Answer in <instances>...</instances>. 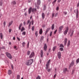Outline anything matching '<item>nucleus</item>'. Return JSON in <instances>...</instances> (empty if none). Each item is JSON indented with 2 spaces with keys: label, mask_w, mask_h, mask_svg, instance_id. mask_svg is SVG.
I'll list each match as a JSON object with an SVG mask.
<instances>
[{
  "label": "nucleus",
  "mask_w": 79,
  "mask_h": 79,
  "mask_svg": "<svg viewBox=\"0 0 79 79\" xmlns=\"http://www.w3.org/2000/svg\"><path fill=\"white\" fill-rule=\"evenodd\" d=\"M39 33L40 34V35H42V33H43V30L42 28H40V29Z\"/></svg>",
  "instance_id": "obj_10"
},
{
  "label": "nucleus",
  "mask_w": 79,
  "mask_h": 79,
  "mask_svg": "<svg viewBox=\"0 0 79 79\" xmlns=\"http://www.w3.org/2000/svg\"><path fill=\"white\" fill-rule=\"evenodd\" d=\"M64 15H67V12H64Z\"/></svg>",
  "instance_id": "obj_54"
},
{
  "label": "nucleus",
  "mask_w": 79,
  "mask_h": 79,
  "mask_svg": "<svg viewBox=\"0 0 79 79\" xmlns=\"http://www.w3.org/2000/svg\"><path fill=\"white\" fill-rule=\"evenodd\" d=\"M56 10L57 11H58L59 10V7H57L56 8Z\"/></svg>",
  "instance_id": "obj_49"
},
{
  "label": "nucleus",
  "mask_w": 79,
  "mask_h": 79,
  "mask_svg": "<svg viewBox=\"0 0 79 79\" xmlns=\"http://www.w3.org/2000/svg\"><path fill=\"white\" fill-rule=\"evenodd\" d=\"M74 60L72 61V62L71 63L70 65L69 66V68H71V66H73L74 65Z\"/></svg>",
  "instance_id": "obj_7"
},
{
  "label": "nucleus",
  "mask_w": 79,
  "mask_h": 79,
  "mask_svg": "<svg viewBox=\"0 0 79 79\" xmlns=\"http://www.w3.org/2000/svg\"><path fill=\"white\" fill-rule=\"evenodd\" d=\"M37 3L38 5L40 4V0H38L37 1Z\"/></svg>",
  "instance_id": "obj_25"
},
{
  "label": "nucleus",
  "mask_w": 79,
  "mask_h": 79,
  "mask_svg": "<svg viewBox=\"0 0 79 79\" xmlns=\"http://www.w3.org/2000/svg\"><path fill=\"white\" fill-rule=\"evenodd\" d=\"M31 29H32V31H34V26H33L32 27Z\"/></svg>",
  "instance_id": "obj_46"
},
{
  "label": "nucleus",
  "mask_w": 79,
  "mask_h": 79,
  "mask_svg": "<svg viewBox=\"0 0 79 79\" xmlns=\"http://www.w3.org/2000/svg\"><path fill=\"white\" fill-rule=\"evenodd\" d=\"M34 61V59H31L27 60L26 62V64L27 66H31Z\"/></svg>",
  "instance_id": "obj_2"
},
{
  "label": "nucleus",
  "mask_w": 79,
  "mask_h": 79,
  "mask_svg": "<svg viewBox=\"0 0 79 79\" xmlns=\"http://www.w3.org/2000/svg\"><path fill=\"white\" fill-rule=\"evenodd\" d=\"M49 53H50V52H51V48H49V51H48Z\"/></svg>",
  "instance_id": "obj_51"
},
{
  "label": "nucleus",
  "mask_w": 79,
  "mask_h": 79,
  "mask_svg": "<svg viewBox=\"0 0 79 79\" xmlns=\"http://www.w3.org/2000/svg\"><path fill=\"white\" fill-rule=\"evenodd\" d=\"M45 25H43L42 26V27H43V28H44V27H45Z\"/></svg>",
  "instance_id": "obj_64"
},
{
  "label": "nucleus",
  "mask_w": 79,
  "mask_h": 79,
  "mask_svg": "<svg viewBox=\"0 0 79 79\" xmlns=\"http://www.w3.org/2000/svg\"><path fill=\"white\" fill-rule=\"evenodd\" d=\"M73 34H74V31H73L70 34V37H72L73 36Z\"/></svg>",
  "instance_id": "obj_30"
},
{
  "label": "nucleus",
  "mask_w": 79,
  "mask_h": 79,
  "mask_svg": "<svg viewBox=\"0 0 79 79\" xmlns=\"http://www.w3.org/2000/svg\"><path fill=\"white\" fill-rule=\"evenodd\" d=\"M12 24H13V21H11L9 23L8 27H10V26H11V25Z\"/></svg>",
  "instance_id": "obj_21"
},
{
  "label": "nucleus",
  "mask_w": 79,
  "mask_h": 79,
  "mask_svg": "<svg viewBox=\"0 0 79 79\" xmlns=\"http://www.w3.org/2000/svg\"><path fill=\"white\" fill-rule=\"evenodd\" d=\"M6 56L9 58L10 59H11L12 58V56L11 55V54L10 53L8 52H6Z\"/></svg>",
  "instance_id": "obj_3"
},
{
  "label": "nucleus",
  "mask_w": 79,
  "mask_h": 79,
  "mask_svg": "<svg viewBox=\"0 0 79 79\" xmlns=\"http://www.w3.org/2000/svg\"><path fill=\"white\" fill-rule=\"evenodd\" d=\"M44 50L45 51H46L47 50V44H45L44 46Z\"/></svg>",
  "instance_id": "obj_13"
},
{
  "label": "nucleus",
  "mask_w": 79,
  "mask_h": 79,
  "mask_svg": "<svg viewBox=\"0 0 79 79\" xmlns=\"http://www.w3.org/2000/svg\"><path fill=\"white\" fill-rule=\"evenodd\" d=\"M32 7H30L29 8V9L28 10V13L29 14H30V13H31V11H32Z\"/></svg>",
  "instance_id": "obj_14"
},
{
  "label": "nucleus",
  "mask_w": 79,
  "mask_h": 79,
  "mask_svg": "<svg viewBox=\"0 0 79 79\" xmlns=\"http://www.w3.org/2000/svg\"><path fill=\"white\" fill-rule=\"evenodd\" d=\"M32 0H28V3H30L31 2Z\"/></svg>",
  "instance_id": "obj_59"
},
{
  "label": "nucleus",
  "mask_w": 79,
  "mask_h": 79,
  "mask_svg": "<svg viewBox=\"0 0 79 79\" xmlns=\"http://www.w3.org/2000/svg\"><path fill=\"white\" fill-rule=\"evenodd\" d=\"M60 50V51H63V48H61L59 49Z\"/></svg>",
  "instance_id": "obj_44"
},
{
  "label": "nucleus",
  "mask_w": 79,
  "mask_h": 79,
  "mask_svg": "<svg viewBox=\"0 0 79 79\" xmlns=\"http://www.w3.org/2000/svg\"><path fill=\"white\" fill-rule=\"evenodd\" d=\"M70 45V40H69L67 43V47H69V46Z\"/></svg>",
  "instance_id": "obj_22"
},
{
  "label": "nucleus",
  "mask_w": 79,
  "mask_h": 79,
  "mask_svg": "<svg viewBox=\"0 0 79 79\" xmlns=\"http://www.w3.org/2000/svg\"><path fill=\"white\" fill-rule=\"evenodd\" d=\"M57 55L59 59H60V58H61V52H58Z\"/></svg>",
  "instance_id": "obj_15"
},
{
  "label": "nucleus",
  "mask_w": 79,
  "mask_h": 79,
  "mask_svg": "<svg viewBox=\"0 0 79 79\" xmlns=\"http://www.w3.org/2000/svg\"><path fill=\"white\" fill-rule=\"evenodd\" d=\"M9 32L10 33L11 32V29H9Z\"/></svg>",
  "instance_id": "obj_55"
},
{
  "label": "nucleus",
  "mask_w": 79,
  "mask_h": 79,
  "mask_svg": "<svg viewBox=\"0 0 79 79\" xmlns=\"http://www.w3.org/2000/svg\"><path fill=\"white\" fill-rule=\"evenodd\" d=\"M77 64L78 63H79V58H78L76 60V61Z\"/></svg>",
  "instance_id": "obj_34"
},
{
  "label": "nucleus",
  "mask_w": 79,
  "mask_h": 79,
  "mask_svg": "<svg viewBox=\"0 0 79 79\" xmlns=\"http://www.w3.org/2000/svg\"><path fill=\"white\" fill-rule=\"evenodd\" d=\"M2 49L5 50V47H3L2 48Z\"/></svg>",
  "instance_id": "obj_53"
},
{
  "label": "nucleus",
  "mask_w": 79,
  "mask_h": 79,
  "mask_svg": "<svg viewBox=\"0 0 79 79\" xmlns=\"http://www.w3.org/2000/svg\"><path fill=\"white\" fill-rule=\"evenodd\" d=\"M26 25V22L24 21L23 22V25L24 26H25Z\"/></svg>",
  "instance_id": "obj_58"
},
{
  "label": "nucleus",
  "mask_w": 79,
  "mask_h": 79,
  "mask_svg": "<svg viewBox=\"0 0 79 79\" xmlns=\"http://www.w3.org/2000/svg\"><path fill=\"white\" fill-rule=\"evenodd\" d=\"M30 21H31L30 20H28L27 21V25H28L29 24V23H30L29 25V29H31V22H30Z\"/></svg>",
  "instance_id": "obj_5"
},
{
  "label": "nucleus",
  "mask_w": 79,
  "mask_h": 79,
  "mask_svg": "<svg viewBox=\"0 0 79 79\" xmlns=\"http://www.w3.org/2000/svg\"><path fill=\"white\" fill-rule=\"evenodd\" d=\"M44 36H42L40 39L41 40H44Z\"/></svg>",
  "instance_id": "obj_37"
},
{
  "label": "nucleus",
  "mask_w": 79,
  "mask_h": 79,
  "mask_svg": "<svg viewBox=\"0 0 79 79\" xmlns=\"http://www.w3.org/2000/svg\"><path fill=\"white\" fill-rule=\"evenodd\" d=\"M2 2H0V5L1 6H2Z\"/></svg>",
  "instance_id": "obj_63"
},
{
  "label": "nucleus",
  "mask_w": 79,
  "mask_h": 79,
  "mask_svg": "<svg viewBox=\"0 0 79 79\" xmlns=\"http://www.w3.org/2000/svg\"><path fill=\"white\" fill-rule=\"evenodd\" d=\"M12 3L13 5H16V2L15 1H14L12 2Z\"/></svg>",
  "instance_id": "obj_33"
},
{
  "label": "nucleus",
  "mask_w": 79,
  "mask_h": 79,
  "mask_svg": "<svg viewBox=\"0 0 79 79\" xmlns=\"http://www.w3.org/2000/svg\"><path fill=\"white\" fill-rule=\"evenodd\" d=\"M67 41H68V39H67V38H65L64 40V46H66V44H67Z\"/></svg>",
  "instance_id": "obj_11"
},
{
  "label": "nucleus",
  "mask_w": 79,
  "mask_h": 79,
  "mask_svg": "<svg viewBox=\"0 0 79 79\" xmlns=\"http://www.w3.org/2000/svg\"><path fill=\"white\" fill-rule=\"evenodd\" d=\"M79 17V10L78 9H77L76 18H78Z\"/></svg>",
  "instance_id": "obj_9"
},
{
  "label": "nucleus",
  "mask_w": 79,
  "mask_h": 79,
  "mask_svg": "<svg viewBox=\"0 0 79 79\" xmlns=\"http://www.w3.org/2000/svg\"><path fill=\"white\" fill-rule=\"evenodd\" d=\"M27 12H25L24 13V15L25 16H27Z\"/></svg>",
  "instance_id": "obj_48"
},
{
  "label": "nucleus",
  "mask_w": 79,
  "mask_h": 79,
  "mask_svg": "<svg viewBox=\"0 0 79 79\" xmlns=\"http://www.w3.org/2000/svg\"><path fill=\"white\" fill-rule=\"evenodd\" d=\"M34 55H35L34 52H32L29 56V58H32L33 56H34Z\"/></svg>",
  "instance_id": "obj_6"
},
{
  "label": "nucleus",
  "mask_w": 79,
  "mask_h": 79,
  "mask_svg": "<svg viewBox=\"0 0 79 79\" xmlns=\"http://www.w3.org/2000/svg\"><path fill=\"white\" fill-rule=\"evenodd\" d=\"M54 16H55V13H53L52 15V18H53V17H54Z\"/></svg>",
  "instance_id": "obj_39"
},
{
  "label": "nucleus",
  "mask_w": 79,
  "mask_h": 79,
  "mask_svg": "<svg viewBox=\"0 0 79 79\" xmlns=\"http://www.w3.org/2000/svg\"><path fill=\"white\" fill-rule=\"evenodd\" d=\"M26 31H23L22 33L23 35H26Z\"/></svg>",
  "instance_id": "obj_40"
},
{
  "label": "nucleus",
  "mask_w": 79,
  "mask_h": 79,
  "mask_svg": "<svg viewBox=\"0 0 79 79\" xmlns=\"http://www.w3.org/2000/svg\"><path fill=\"white\" fill-rule=\"evenodd\" d=\"M35 35L36 36V37H37V36L38 35V31H36L35 32Z\"/></svg>",
  "instance_id": "obj_24"
},
{
  "label": "nucleus",
  "mask_w": 79,
  "mask_h": 79,
  "mask_svg": "<svg viewBox=\"0 0 79 79\" xmlns=\"http://www.w3.org/2000/svg\"><path fill=\"white\" fill-rule=\"evenodd\" d=\"M63 28V26H60L59 28V32H61L62 31V29Z\"/></svg>",
  "instance_id": "obj_12"
},
{
  "label": "nucleus",
  "mask_w": 79,
  "mask_h": 79,
  "mask_svg": "<svg viewBox=\"0 0 79 79\" xmlns=\"http://www.w3.org/2000/svg\"><path fill=\"white\" fill-rule=\"evenodd\" d=\"M54 28H55V24H53L52 26V30H53V29H54Z\"/></svg>",
  "instance_id": "obj_23"
},
{
  "label": "nucleus",
  "mask_w": 79,
  "mask_h": 79,
  "mask_svg": "<svg viewBox=\"0 0 79 79\" xmlns=\"http://www.w3.org/2000/svg\"><path fill=\"white\" fill-rule=\"evenodd\" d=\"M75 71V70H72V74H74V71Z\"/></svg>",
  "instance_id": "obj_45"
},
{
  "label": "nucleus",
  "mask_w": 79,
  "mask_h": 79,
  "mask_svg": "<svg viewBox=\"0 0 79 79\" xmlns=\"http://www.w3.org/2000/svg\"><path fill=\"white\" fill-rule=\"evenodd\" d=\"M3 24L4 26H5V25H6V22H5V21L3 23Z\"/></svg>",
  "instance_id": "obj_50"
},
{
  "label": "nucleus",
  "mask_w": 79,
  "mask_h": 79,
  "mask_svg": "<svg viewBox=\"0 0 79 79\" xmlns=\"http://www.w3.org/2000/svg\"><path fill=\"white\" fill-rule=\"evenodd\" d=\"M60 47H64V46L63 45V44H61L60 45Z\"/></svg>",
  "instance_id": "obj_38"
},
{
  "label": "nucleus",
  "mask_w": 79,
  "mask_h": 79,
  "mask_svg": "<svg viewBox=\"0 0 79 79\" xmlns=\"http://www.w3.org/2000/svg\"><path fill=\"white\" fill-rule=\"evenodd\" d=\"M50 27H49L47 28V29L46 31V32L45 34V35H47V34L48 33V31H50Z\"/></svg>",
  "instance_id": "obj_8"
},
{
  "label": "nucleus",
  "mask_w": 79,
  "mask_h": 79,
  "mask_svg": "<svg viewBox=\"0 0 79 79\" xmlns=\"http://www.w3.org/2000/svg\"><path fill=\"white\" fill-rule=\"evenodd\" d=\"M0 37H1V39H3V35L2 33H0Z\"/></svg>",
  "instance_id": "obj_26"
},
{
  "label": "nucleus",
  "mask_w": 79,
  "mask_h": 79,
  "mask_svg": "<svg viewBox=\"0 0 79 79\" xmlns=\"http://www.w3.org/2000/svg\"><path fill=\"white\" fill-rule=\"evenodd\" d=\"M30 53H31V51H27V55H30Z\"/></svg>",
  "instance_id": "obj_31"
},
{
  "label": "nucleus",
  "mask_w": 79,
  "mask_h": 79,
  "mask_svg": "<svg viewBox=\"0 0 79 79\" xmlns=\"http://www.w3.org/2000/svg\"><path fill=\"white\" fill-rule=\"evenodd\" d=\"M45 14L44 13H42V18L43 19H44V18H45Z\"/></svg>",
  "instance_id": "obj_18"
},
{
  "label": "nucleus",
  "mask_w": 79,
  "mask_h": 79,
  "mask_svg": "<svg viewBox=\"0 0 79 79\" xmlns=\"http://www.w3.org/2000/svg\"><path fill=\"white\" fill-rule=\"evenodd\" d=\"M67 68H66L65 69H64L63 70V72L64 73H66V71H67Z\"/></svg>",
  "instance_id": "obj_27"
},
{
  "label": "nucleus",
  "mask_w": 79,
  "mask_h": 79,
  "mask_svg": "<svg viewBox=\"0 0 79 79\" xmlns=\"http://www.w3.org/2000/svg\"><path fill=\"white\" fill-rule=\"evenodd\" d=\"M34 20H31V24H32V25H33V24H34Z\"/></svg>",
  "instance_id": "obj_42"
},
{
  "label": "nucleus",
  "mask_w": 79,
  "mask_h": 79,
  "mask_svg": "<svg viewBox=\"0 0 79 79\" xmlns=\"http://www.w3.org/2000/svg\"><path fill=\"white\" fill-rule=\"evenodd\" d=\"M36 79H40V77L38 75L37 77H36Z\"/></svg>",
  "instance_id": "obj_41"
},
{
  "label": "nucleus",
  "mask_w": 79,
  "mask_h": 79,
  "mask_svg": "<svg viewBox=\"0 0 79 79\" xmlns=\"http://www.w3.org/2000/svg\"><path fill=\"white\" fill-rule=\"evenodd\" d=\"M40 56L41 58H42L43 57V51L42 50H41L40 52Z\"/></svg>",
  "instance_id": "obj_17"
},
{
  "label": "nucleus",
  "mask_w": 79,
  "mask_h": 79,
  "mask_svg": "<svg viewBox=\"0 0 79 79\" xmlns=\"http://www.w3.org/2000/svg\"><path fill=\"white\" fill-rule=\"evenodd\" d=\"M56 77V74H55L54 76V78H55Z\"/></svg>",
  "instance_id": "obj_57"
},
{
  "label": "nucleus",
  "mask_w": 79,
  "mask_h": 79,
  "mask_svg": "<svg viewBox=\"0 0 79 79\" xmlns=\"http://www.w3.org/2000/svg\"><path fill=\"white\" fill-rule=\"evenodd\" d=\"M17 39L19 41H20V39H19L18 37H17Z\"/></svg>",
  "instance_id": "obj_56"
},
{
  "label": "nucleus",
  "mask_w": 79,
  "mask_h": 79,
  "mask_svg": "<svg viewBox=\"0 0 79 79\" xmlns=\"http://www.w3.org/2000/svg\"><path fill=\"white\" fill-rule=\"evenodd\" d=\"M16 48V46H15L14 47V49H15V48Z\"/></svg>",
  "instance_id": "obj_62"
},
{
  "label": "nucleus",
  "mask_w": 79,
  "mask_h": 79,
  "mask_svg": "<svg viewBox=\"0 0 79 79\" xmlns=\"http://www.w3.org/2000/svg\"><path fill=\"white\" fill-rule=\"evenodd\" d=\"M11 68H12V69H13L14 68H13V65H11Z\"/></svg>",
  "instance_id": "obj_60"
},
{
  "label": "nucleus",
  "mask_w": 79,
  "mask_h": 79,
  "mask_svg": "<svg viewBox=\"0 0 79 79\" xmlns=\"http://www.w3.org/2000/svg\"><path fill=\"white\" fill-rule=\"evenodd\" d=\"M51 62V60L50 59L47 62L46 64V69L47 70L48 72H50V71L52 70V69H48L50 68V63Z\"/></svg>",
  "instance_id": "obj_1"
},
{
  "label": "nucleus",
  "mask_w": 79,
  "mask_h": 79,
  "mask_svg": "<svg viewBox=\"0 0 79 79\" xmlns=\"http://www.w3.org/2000/svg\"><path fill=\"white\" fill-rule=\"evenodd\" d=\"M11 73H12L11 71L10 70H9L8 72V74H9V75H10V74H11Z\"/></svg>",
  "instance_id": "obj_20"
},
{
  "label": "nucleus",
  "mask_w": 79,
  "mask_h": 79,
  "mask_svg": "<svg viewBox=\"0 0 79 79\" xmlns=\"http://www.w3.org/2000/svg\"><path fill=\"white\" fill-rule=\"evenodd\" d=\"M56 48V46H55L53 48V51H55V50Z\"/></svg>",
  "instance_id": "obj_35"
},
{
  "label": "nucleus",
  "mask_w": 79,
  "mask_h": 79,
  "mask_svg": "<svg viewBox=\"0 0 79 79\" xmlns=\"http://www.w3.org/2000/svg\"><path fill=\"white\" fill-rule=\"evenodd\" d=\"M25 30V28H24V27H22V28L21 29V32H23V31H24Z\"/></svg>",
  "instance_id": "obj_28"
},
{
  "label": "nucleus",
  "mask_w": 79,
  "mask_h": 79,
  "mask_svg": "<svg viewBox=\"0 0 79 79\" xmlns=\"http://www.w3.org/2000/svg\"><path fill=\"white\" fill-rule=\"evenodd\" d=\"M58 15V13H56L55 15V17H56Z\"/></svg>",
  "instance_id": "obj_43"
},
{
  "label": "nucleus",
  "mask_w": 79,
  "mask_h": 79,
  "mask_svg": "<svg viewBox=\"0 0 79 79\" xmlns=\"http://www.w3.org/2000/svg\"><path fill=\"white\" fill-rule=\"evenodd\" d=\"M61 0H58L57 2H58V3H60V2H61Z\"/></svg>",
  "instance_id": "obj_61"
},
{
  "label": "nucleus",
  "mask_w": 79,
  "mask_h": 79,
  "mask_svg": "<svg viewBox=\"0 0 79 79\" xmlns=\"http://www.w3.org/2000/svg\"><path fill=\"white\" fill-rule=\"evenodd\" d=\"M52 32L51 31L50 32V37H52Z\"/></svg>",
  "instance_id": "obj_47"
},
{
  "label": "nucleus",
  "mask_w": 79,
  "mask_h": 79,
  "mask_svg": "<svg viewBox=\"0 0 79 79\" xmlns=\"http://www.w3.org/2000/svg\"><path fill=\"white\" fill-rule=\"evenodd\" d=\"M22 44L23 47H25V42H23L22 43Z\"/></svg>",
  "instance_id": "obj_36"
},
{
  "label": "nucleus",
  "mask_w": 79,
  "mask_h": 79,
  "mask_svg": "<svg viewBox=\"0 0 79 79\" xmlns=\"http://www.w3.org/2000/svg\"><path fill=\"white\" fill-rule=\"evenodd\" d=\"M68 31H69V28L67 27L66 28V30H65V31L64 32V34L65 35H66L67 34Z\"/></svg>",
  "instance_id": "obj_4"
},
{
  "label": "nucleus",
  "mask_w": 79,
  "mask_h": 79,
  "mask_svg": "<svg viewBox=\"0 0 79 79\" xmlns=\"http://www.w3.org/2000/svg\"><path fill=\"white\" fill-rule=\"evenodd\" d=\"M17 79H20V75H18L17 77Z\"/></svg>",
  "instance_id": "obj_32"
},
{
  "label": "nucleus",
  "mask_w": 79,
  "mask_h": 79,
  "mask_svg": "<svg viewBox=\"0 0 79 79\" xmlns=\"http://www.w3.org/2000/svg\"><path fill=\"white\" fill-rule=\"evenodd\" d=\"M32 12H33V13H34V12L36 13V12H37V9L35 8H33L32 9Z\"/></svg>",
  "instance_id": "obj_16"
},
{
  "label": "nucleus",
  "mask_w": 79,
  "mask_h": 79,
  "mask_svg": "<svg viewBox=\"0 0 79 79\" xmlns=\"http://www.w3.org/2000/svg\"><path fill=\"white\" fill-rule=\"evenodd\" d=\"M56 32H57V30H56L54 32V34H55L56 33Z\"/></svg>",
  "instance_id": "obj_52"
},
{
  "label": "nucleus",
  "mask_w": 79,
  "mask_h": 79,
  "mask_svg": "<svg viewBox=\"0 0 79 79\" xmlns=\"http://www.w3.org/2000/svg\"><path fill=\"white\" fill-rule=\"evenodd\" d=\"M56 0H54L52 2V3L53 5H54L55 4V3H56Z\"/></svg>",
  "instance_id": "obj_29"
},
{
  "label": "nucleus",
  "mask_w": 79,
  "mask_h": 79,
  "mask_svg": "<svg viewBox=\"0 0 79 79\" xmlns=\"http://www.w3.org/2000/svg\"><path fill=\"white\" fill-rule=\"evenodd\" d=\"M23 26V23H21L20 24L19 27V30H21V27L22 26Z\"/></svg>",
  "instance_id": "obj_19"
}]
</instances>
